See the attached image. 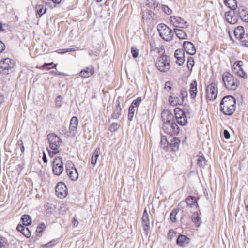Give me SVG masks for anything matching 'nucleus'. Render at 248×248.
Instances as JSON below:
<instances>
[{
	"instance_id": "1",
	"label": "nucleus",
	"mask_w": 248,
	"mask_h": 248,
	"mask_svg": "<svg viewBox=\"0 0 248 248\" xmlns=\"http://www.w3.org/2000/svg\"><path fill=\"white\" fill-rule=\"evenodd\" d=\"M235 98L232 95L224 96L220 103V109L225 115H232L236 110Z\"/></svg>"
},
{
	"instance_id": "2",
	"label": "nucleus",
	"mask_w": 248,
	"mask_h": 248,
	"mask_svg": "<svg viewBox=\"0 0 248 248\" xmlns=\"http://www.w3.org/2000/svg\"><path fill=\"white\" fill-rule=\"evenodd\" d=\"M222 81L224 86L229 90H235L240 84L238 79L228 72H225L222 75Z\"/></svg>"
},
{
	"instance_id": "3",
	"label": "nucleus",
	"mask_w": 248,
	"mask_h": 248,
	"mask_svg": "<svg viewBox=\"0 0 248 248\" xmlns=\"http://www.w3.org/2000/svg\"><path fill=\"white\" fill-rule=\"evenodd\" d=\"M160 36L166 41H170L174 35V31L163 23L159 24L157 26Z\"/></svg>"
},
{
	"instance_id": "4",
	"label": "nucleus",
	"mask_w": 248,
	"mask_h": 248,
	"mask_svg": "<svg viewBox=\"0 0 248 248\" xmlns=\"http://www.w3.org/2000/svg\"><path fill=\"white\" fill-rule=\"evenodd\" d=\"M188 95L187 90L186 88H182L180 91V95L178 96L174 93H171L169 97V101L170 105L176 106L183 103L184 99Z\"/></svg>"
},
{
	"instance_id": "5",
	"label": "nucleus",
	"mask_w": 248,
	"mask_h": 248,
	"mask_svg": "<svg viewBox=\"0 0 248 248\" xmlns=\"http://www.w3.org/2000/svg\"><path fill=\"white\" fill-rule=\"evenodd\" d=\"M170 59L167 55H162L158 57L155 62L157 69L161 72H166L170 69Z\"/></svg>"
},
{
	"instance_id": "6",
	"label": "nucleus",
	"mask_w": 248,
	"mask_h": 248,
	"mask_svg": "<svg viewBox=\"0 0 248 248\" xmlns=\"http://www.w3.org/2000/svg\"><path fill=\"white\" fill-rule=\"evenodd\" d=\"M66 172L72 181H76L79 177L77 169L71 161H67L65 164Z\"/></svg>"
},
{
	"instance_id": "7",
	"label": "nucleus",
	"mask_w": 248,
	"mask_h": 248,
	"mask_svg": "<svg viewBox=\"0 0 248 248\" xmlns=\"http://www.w3.org/2000/svg\"><path fill=\"white\" fill-rule=\"evenodd\" d=\"M47 139L50 149L59 150V147L62 143V139L54 133H50L47 135Z\"/></svg>"
},
{
	"instance_id": "8",
	"label": "nucleus",
	"mask_w": 248,
	"mask_h": 248,
	"mask_svg": "<svg viewBox=\"0 0 248 248\" xmlns=\"http://www.w3.org/2000/svg\"><path fill=\"white\" fill-rule=\"evenodd\" d=\"M64 170L63 163L61 157H55L52 162V171L54 175L60 176Z\"/></svg>"
},
{
	"instance_id": "9",
	"label": "nucleus",
	"mask_w": 248,
	"mask_h": 248,
	"mask_svg": "<svg viewBox=\"0 0 248 248\" xmlns=\"http://www.w3.org/2000/svg\"><path fill=\"white\" fill-rule=\"evenodd\" d=\"M206 99L207 100H214L217 98V87L215 83H211L208 85L205 90Z\"/></svg>"
},
{
	"instance_id": "10",
	"label": "nucleus",
	"mask_w": 248,
	"mask_h": 248,
	"mask_svg": "<svg viewBox=\"0 0 248 248\" xmlns=\"http://www.w3.org/2000/svg\"><path fill=\"white\" fill-rule=\"evenodd\" d=\"M162 129L166 134L170 135H177L180 132V128L175 122L168 124H163Z\"/></svg>"
},
{
	"instance_id": "11",
	"label": "nucleus",
	"mask_w": 248,
	"mask_h": 248,
	"mask_svg": "<svg viewBox=\"0 0 248 248\" xmlns=\"http://www.w3.org/2000/svg\"><path fill=\"white\" fill-rule=\"evenodd\" d=\"M174 112L178 124L181 126H185L187 123V119L184 110L177 107L174 109Z\"/></svg>"
},
{
	"instance_id": "12",
	"label": "nucleus",
	"mask_w": 248,
	"mask_h": 248,
	"mask_svg": "<svg viewBox=\"0 0 248 248\" xmlns=\"http://www.w3.org/2000/svg\"><path fill=\"white\" fill-rule=\"evenodd\" d=\"M55 190L57 196L60 198H63L66 197L68 194L67 186L62 182L57 183Z\"/></svg>"
},
{
	"instance_id": "13",
	"label": "nucleus",
	"mask_w": 248,
	"mask_h": 248,
	"mask_svg": "<svg viewBox=\"0 0 248 248\" xmlns=\"http://www.w3.org/2000/svg\"><path fill=\"white\" fill-rule=\"evenodd\" d=\"M78 120L76 116H73L71 118L70 122L69 128V133L70 136L75 137L77 133L78 126Z\"/></svg>"
},
{
	"instance_id": "14",
	"label": "nucleus",
	"mask_w": 248,
	"mask_h": 248,
	"mask_svg": "<svg viewBox=\"0 0 248 248\" xmlns=\"http://www.w3.org/2000/svg\"><path fill=\"white\" fill-rule=\"evenodd\" d=\"M163 124H170L175 122L173 114L168 110H164L161 113Z\"/></svg>"
},
{
	"instance_id": "15",
	"label": "nucleus",
	"mask_w": 248,
	"mask_h": 248,
	"mask_svg": "<svg viewBox=\"0 0 248 248\" xmlns=\"http://www.w3.org/2000/svg\"><path fill=\"white\" fill-rule=\"evenodd\" d=\"M15 62L13 60L6 58L1 60L0 67L3 70H9L14 67Z\"/></svg>"
},
{
	"instance_id": "16",
	"label": "nucleus",
	"mask_w": 248,
	"mask_h": 248,
	"mask_svg": "<svg viewBox=\"0 0 248 248\" xmlns=\"http://www.w3.org/2000/svg\"><path fill=\"white\" fill-rule=\"evenodd\" d=\"M142 225L143 226L144 231L148 233L150 230V221L149 215L147 213L146 208H145L143 213L142 217Z\"/></svg>"
},
{
	"instance_id": "17",
	"label": "nucleus",
	"mask_w": 248,
	"mask_h": 248,
	"mask_svg": "<svg viewBox=\"0 0 248 248\" xmlns=\"http://www.w3.org/2000/svg\"><path fill=\"white\" fill-rule=\"evenodd\" d=\"M190 242L189 238L182 234L178 235L176 241V244L181 247H186L189 244Z\"/></svg>"
},
{
	"instance_id": "18",
	"label": "nucleus",
	"mask_w": 248,
	"mask_h": 248,
	"mask_svg": "<svg viewBox=\"0 0 248 248\" xmlns=\"http://www.w3.org/2000/svg\"><path fill=\"white\" fill-rule=\"evenodd\" d=\"M184 51L188 55H193L196 53V49L193 43L190 41H184L183 44Z\"/></svg>"
},
{
	"instance_id": "19",
	"label": "nucleus",
	"mask_w": 248,
	"mask_h": 248,
	"mask_svg": "<svg viewBox=\"0 0 248 248\" xmlns=\"http://www.w3.org/2000/svg\"><path fill=\"white\" fill-rule=\"evenodd\" d=\"M174 56L176 58V63L179 66L182 65L185 61L184 51L183 49H177L174 53Z\"/></svg>"
},
{
	"instance_id": "20",
	"label": "nucleus",
	"mask_w": 248,
	"mask_h": 248,
	"mask_svg": "<svg viewBox=\"0 0 248 248\" xmlns=\"http://www.w3.org/2000/svg\"><path fill=\"white\" fill-rule=\"evenodd\" d=\"M235 12V11H230L225 13V16L228 23L232 24L237 23L238 16L234 15Z\"/></svg>"
},
{
	"instance_id": "21",
	"label": "nucleus",
	"mask_w": 248,
	"mask_h": 248,
	"mask_svg": "<svg viewBox=\"0 0 248 248\" xmlns=\"http://www.w3.org/2000/svg\"><path fill=\"white\" fill-rule=\"evenodd\" d=\"M94 73L93 66H89L83 69L79 72V75L83 78H88L93 75Z\"/></svg>"
},
{
	"instance_id": "22",
	"label": "nucleus",
	"mask_w": 248,
	"mask_h": 248,
	"mask_svg": "<svg viewBox=\"0 0 248 248\" xmlns=\"http://www.w3.org/2000/svg\"><path fill=\"white\" fill-rule=\"evenodd\" d=\"M180 143V140L179 138H171L169 143V146L172 151L175 152L178 150Z\"/></svg>"
},
{
	"instance_id": "23",
	"label": "nucleus",
	"mask_w": 248,
	"mask_h": 248,
	"mask_svg": "<svg viewBox=\"0 0 248 248\" xmlns=\"http://www.w3.org/2000/svg\"><path fill=\"white\" fill-rule=\"evenodd\" d=\"M170 21L172 22L174 26L184 28L187 26V22L185 21L183 18L178 16H171L170 17Z\"/></svg>"
},
{
	"instance_id": "24",
	"label": "nucleus",
	"mask_w": 248,
	"mask_h": 248,
	"mask_svg": "<svg viewBox=\"0 0 248 248\" xmlns=\"http://www.w3.org/2000/svg\"><path fill=\"white\" fill-rule=\"evenodd\" d=\"M145 4L149 8L155 11H159L161 8L160 3L155 0H146Z\"/></svg>"
},
{
	"instance_id": "25",
	"label": "nucleus",
	"mask_w": 248,
	"mask_h": 248,
	"mask_svg": "<svg viewBox=\"0 0 248 248\" xmlns=\"http://www.w3.org/2000/svg\"><path fill=\"white\" fill-rule=\"evenodd\" d=\"M16 229L27 238L31 236V232L28 227L19 224L17 226Z\"/></svg>"
},
{
	"instance_id": "26",
	"label": "nucleus",
	"mask_w": 248,
	"mask_h": 248,
	"mask_svg": "<svg viewBox=\"0 0 248 248\" xmlns=\"http://www.w3.org/2000/svg\"><path fill=\"white\" fill-rule=\"evenodd\" d=\"M122 108L120 103L118 100L116 101V107L113 113L111 115V118L113 119H118L121 115Z\"/></svg>"
},
{
	"instance_id": "27",
	"label": "nucleus",
	"mask_w": 248,
	"mask_h": 248,
	"mask_svg": "<svg viewBox=\"0 0 248 248\" xmlns=\"http://www.w3.org/2000/svg\"><path fill=\"white\" fill-rule=\"evenodd\" d=\"M197 83L196 80H194L190 84L189 93L192 98H194L197 95Z\"/></svg>"
},
{
	"instance_id": "28",
	"label": "nucleus",
	"mask_w": 248,
	"mask_h": 248,
	"mask_svg": "<svg viewBox=\"0 0 248 248\" xmlns=\"http://www.w3.org/2000/svg\"><path fill=\"white\" fill-rule=\"evenodd\" d=\"M238 15L240 18L243 21L248 22V11L244 8L238 9Z\"/></svg>"
},
{
	"instance_id": "29",
	"label": "nucleus",
	"mask_w": 248,
	"mask_h": 248,
	"mask_svg": "<svg viewBox=\"0 0 248 248\" xmlns=\"http://www.w3.org/2000/svg\"><path fill=\"white\" fill-rule=\"evenodd\" d=\"M47 11V9L44 7L43 4H37L35 7V12L39 18L41 17Z\"/></svg>"
},
{
	"instance_id": "30",
	"label": "nucleus",
	"mask_w": 248,
	"mask_h": 248,
	"mask_svg": "<svg viewBox=\"0 0 248 248\" xmlns=\"http://www.w3.org/2000/svg\"><path fill=\"white\" fill-rule=\"evenodd\" d=\"M224 3L232 11H234L237 7L236 0H224Z\"/></svg>"
},
{
	"instance_id": "31",
	"label": "nucleus",
	"mask_w": 248,
	"mask_h": 248,
	"mask_svg": "<svg viewBox=\"0 0 248 248\" xmlns=\"http://www.w3.org/2000/svg\"><path fill=\"white\" fill-rule=\"evenodd\" d=\"M174 33L176 34L177 37L180 40H184L186 39L187 38V35L186 33L182 29L175 28L174 29Z\"/></svg>"
},
{
	"instance_id": "32",
	"label": "nucleus",
	"mask_w": 248,
	"mask_h": 248,
	"mask_svg": "<svg viewBox=\"0 0 248 248\" xmlns=\"http://www.w3.org/2000/svg\"><path fill=\"white\" fill-rule=\"evenodd\" d=\"M21 221L23 223L22 225L26 227L30 225L32 223V219L28 214L23 215L21 217Z\"/></svg>"
},
{
	"instance_id": "33",
	"label": "nucleus",
	"mask_w": 248,
	"mask_h": 248,
	"mask_svg": "<svg viewBox=\"0 0 248 248\" xmlns=\"http://www.w3.org/2000/svg\"><path fill=\"white\" fill-rule=\"evenodd\" d=\"M186 202L188 206H198L197 201L195 197L189 196L186 200Z\"/></svg>"
},
{
	"instance_id": "34",
	"label": "nucleus",
	"mask_w": 248,
	"mask_h": 248,
	"mask_svg": "<svg viewBox=\"0 0 248 248\" xmlns=\"http://www.w3.org/2000/svg\"><path fill=\"white\" fill-rule=\"evenodd\" d=\"M100 153V148H97L95 150L93 154L91 159V163L93 165H95L97 161L98 160V158L99 157V155Z\"/></svg>"
},
{
	"instance_id": "35",
	"label": "nucleus",
	"mask_w": 248,
	"mask_h": 248,
	"mask_svg": "<svg viewBox=\"0 0 248 248\" xmlns=\"http://www.w3.org/2000/svg\"><path fill=\"white\" fill-rule=\"evenodd\" d=\"M234 34L236 38L238 39L240 37L245 35L244 28L242 26H238L234 31Z\"/></svg>"
},
{
	"instance_id": "36",
	"label": "nucleus",
	"mask_w": 248,
	"mask_h": 248,
	"mask_svg": "<svg viewBox=\"0 0 248 248\" xmlns=\"http://www.w3.org/2000/svg\"><path fill=\"white\" fill-rule=\"evenodd\" d=\"M46 228V226L44 222H41L37 227L36 230V233L37 237H40L42 235V233Z\"/></svg>"
},
{
	"instance_id": "37",
	"label": "nucleus",
	"mask_w": 248,
	"mask_h": 248,
	"mask_svg": "<svg viewBox=\"0 0 248 248\" xmlns=\"http://www.w3.org/2000/svg\"><path fill=\"white\" fill-rule=\"evenodd\" d=\"M191 219L197 227H200L201 224V218L198 212H195L193 213L191 216Z\"/></svg>"
},
{
	"instance_id": "38",
	"label": "nucleus",
	"mask_w": 248,
	"mask_h": 248,
	"mask_svg": "<svg viewBox=\"0 0 248 248\" xmlns=\"http://www.w3.org/2000/svg\"><path fill=\"white\" fill-rule=\"evenodd\" d=\"M9 243L8 239L2 236H0V248H8Z\"/></svg>"
},
{
	"instance_id": "39",
	"label": "nucleus",
	"mask_w": 248,
	"mask_h": 248,
	"mask_svg": "<svg viewBox=\"0 0 248 248\" xmlns=\"http://www.w3.org/2000/svg\"><path fill=\"white\" fill-rule=\"evenodd\" d=\"M243 65V62L242 61H237L233 65L232 71L236 75L239 71V69L241 68V66Z\"/></svg>"
},
{
	"instance_id": "40",
	"label": "nucleus",
	"mask_w": 248,
	"mask_h": 248,
	"mask_svg": "<svg viewBox=\"0 0 248 248\" xmlns=\"http://www.w3.org/2000/svg\"><path fill=\"white\" fill-rule=\"evenodd\" d=\"M179 211L180 209L175 208L170 213V217L172 222L175 223L177 221L176 216Z\"/></svg>"
},
{
	"instance_id": "41",
	"label": "nucleus",
	"mask_w": 248,
	"mask_h": 248,
	"mask_svg": "<svg viewBox=\"0 0 248 248\" xmlns=\"http://www.w3.org/2000/svg\"><path fill=\"white\" fill-rule=\"evenodd\" d=\"M241 45L248 47V34H246L238 39Z\"/></svg>"
},
{
	"instance_id": "42",
	"label": "nucleus",
	"mask_w": 248,
	"mask_h": 248,
	"mask_svg": "<svg viewBox=\"0 0 248 248\" xmlns=\"http://www.w3.org/2000/svg\"><path fill=\"white\" fill-rule=\"evenodd\" d=\"M59 242L58 239H53L47 243L42 245L41 246L42 248H52Z\"/></svg>"
},
{
	"instance_id": "43",
	"label": "nucleus",
	"mask_w": 248,
	"mask_h": 248,
	"mask_svg": "<svg viewBox=\"0 0 248 248\" xmlns=\"http://www.w3.org/2000/svg\"><path fill=\"white\" fill-rule=\"evenodd\" d=\"M161 145L164 149H166L169 146V142L165 136H162L161 138Z\"/></svg>"
},
{
	"instance_id": "44",
	"label": "nucleus",
	"mask_w": 248,
	"mask_h": 248,
	"mask_svg": "<svg viewBox=\"0 0 248 248\" xmlns=\"http://www.w3.org/2000/svg\"><path fill=\"white\" fill-rule=\"evenodd\" d=\"M176 236V232L173 229H170L169 230L167 233V239L170 241L171 242L173 240V238Z\"/></svg>"
},
{
	"instance_id": "45",
	"label": "nucleus",
	"mask_w": 248,
	"mask_h": 248,
	"mask_svg": "<svg viewBox=\"0 0 248 248\" xmlns=\"http://www.w3.org/2000/svg\"><path fill=\"white\" fill-rule=\"evenodd\" d=\"M141 98L140 97H139L136 99H135L133 101L129 107L135 108L138 107L140 105L141 102Z\"/></svg>"
},
{
	"instance_id": "46",
	"label": "nucleus",
	"mask_w": 248,
	"mask_h": 248,
	"mask_svg": "<svg viewBox=\"0 0 248 248\" xmlns=\"http://www.w3.org/2000/svg\"><path fill=\"white\" fill-rule=\"evenodd\" d=\"M120 125L117 123H112L110 125L109 130L111 132H115L119 128Z\"/></svg>"
},
{
	"instance_id": "47",
	"label": "nucleus",
	"mask_w": 248,
	"mask_h": 248,
	"mask_svg": "<svg viewBox=\"0 0 248 248\" xmlns=\"http://www.w3.org/2000/svg\"><path fill=\"white\" fill-rule=\"evenodd\" d=\"M135 111V108H133L132 107H129L128 120L129 121H131L133 120Z\"/></svg>"
},
{
	"instance_id": "48",
	"label": "nucleus",
	"mask_w": 248,
	"mask_h": 248,
	"mask_svg": "<svg viewBox=\"0 0 248 248\" xmlns=\"http://www.w3.org/2000/svg\"><path fill=\"white\" fill-rule=\"evenodd\" d=\"M76 49L74 48H64V49H59L56 51V52L59 54H64L67 52L75 51Z\"/></svg>"
},
{
	"instance_id": "49",
	"label": "nucleus",
	"mask_w": 248,
	"mask_h": 248,
	"mask_svg": "<svg viewBox=\"0 0 248 248\" xmlns=\"http://www.w3.org/2000/svg\"><path fill=\"white\" fill-rule=\"evenodd\" d=\"M161 7H162V10L166 14L170 15L172 14V11L168 7V6L162 5H161Z\"/></svg>"
},
{
	"instance_id": "50",
	"label": "nucleus",
	"mask_w": 248,
	"mask_h": 248,
	"mask_svg": "<svg viewBox=\"0 0 248 248\" xmlns=\"http://www.w3.org/2000/svg\"><path fill=\"white\" fill-rule=\"evenodd\" d=\"M131 52L132 57L135 59L138 57L139 55V50L136 47L132 46L131 48Z\"/></svg>"
},
{
	"instance_id": "51",
	"label": "nucleus",
	"mask_w": 248,
	"mask_h": 248,
	"mask_svg": "<svg viewBox=\"0 0 248 248\" xmlns=\"http://www.w3.org/2000/svg\"><path fill=\"white\" fill-rule=\"evenodd\" d=\"M236 75L244 79L247 78V75L242 69V66H241V68L239 69V71H238Z\"/></svg>"
},
{
	"instance_id": "52",
	"label": "nucleus",
	"mask_w": 248,
	"mask_h": 248,
	"mask_svg": "<svg viewBox=\"0 0 248 248\" xmlns=\"http://www.w3.org/2000/svg\"><path fill=\"white\" fill-rule=\"evenodd\" d=\"M62 98L60 95H58L56 97L55 100V104L57 107L60 108L62 106Z\"/></svg>"
},
{
	"instance_id": "53",
	"label": "nucleus",
	"mask_w": 248,
	"mask_h": 248,
	"mask_svg": "<svg viewBox=\"0 0 248 248\" xmlns=\"http://www.w3.org/2000/svg\"><path fill=\"white\" fill-rule=\"evenodd\" d=\"M47 151L48 152V155L50 157H53L55 155L59 153L60 152L59 150H55V149H50L49 150L47 148Z\"/></svg>"
},
{
	"instance_id": "54",
	"label": "nucleus",
	"mask_w": 248,
	"mask_h": 248,
	"mask_svg": "<svg viewBox=\"0 0 248 248\" xmlns=\"http://www.w3.org/2000/svg\"><path fill=\"white\" fill-rule=\"evenodd\" d=\"M194 64V59L191 57H188L187 59V67L189 69H190V67H191V69L192 68L193 65Z\"/></svg>"
},
{
	"instance_id": "55",
	"label": "nucleus",
	"mask_w": 248,
	"mask_h": 248,
	"mask_svg": "<svg viewBox=\"0 0 248 248\" xmlns=\"http://www.w3.org/2000/svg\"><path fill=\"white\" fill-rule=\"evenodd\" d=\"M46 212L47 214H52L54 213V209L47 204L45 206Z\"/></svg>"
},
{
	"instance_id": "56",
	"label": "nucleus",
	"mask_w": 248,
	"mask_h": 248,
	"mask_svg": "<svg viewBox=\"0 0 248 248\" xmlns=\"http://www.w3.org/2000/svg\"><path fill=\"white\" fill-rule=\"evenodd\" d=\"M172 84L170 81H167L165 83L164 89L169 91L172 89Z\"/></svg>"
},
{
	"instance_id": "57",
	"label": "nucleus",
	"mask_w": 248,
	"mask_h": 248,
	"mask_svg": "<svg viewBox=\"0 0 248 248\" xmlns=\"http://www.w3.org/2000/svg\"><path fill=\"white\" fill-rule=\"evenodd\" d=\"M17 145L18 146L21 150L22 153H24L25 151V148L23 144V142L22 140H19L17 143Z\"/></svg>"
},
{
	"instance_id": "58",
	"label": "nucleus",
	"mask_w": 248,
	"mask_h": 248,
	"mask_svg": "<svg viewBox=\"0 0 248 248\" xmlns=\"http://www.w3.org/2000/svg\"><path fill=\"white\" fill-rule=\"evenodd\" d=\"M55 70H53L51 72V73L55 74L56 75H60V76H66V74L64 73L63 72H57V70L56 69V67L54 68Z\"/></svg>"
},
{
	"instance_id": "59",
	"label": "nucleus",
	"mask_w": 248,
	"mask_h": 248,
	"mask_svg": "<svg viewBox=\"0 0 248 248\" xmlns=\"http://www.w3.org/2000/svg\"><path fill=\"white\" fill-rule=\"evenodd\" d=\"M49 65H53L52 68H55L57 66V64H55L54 63H53V62H51V63H45L43 66L44 68H46V67H47L48 66H49Z\"/></svg>"
},
{
	"instance_id": "60",
	"label": "nucleus",
	"mask_w": 248,
	"mask_h": 248,
	"mask_svg": "<svg viewBox=\"0 0 248 248\" xmlns=\"http://www.w3.org/2000/svg\"><path fill=\"white\" fill-rule=\"evenodd\" d=\"M5 47L4 44L0 40V53H2L5 49Z\"/></svg>"
},
{
	"instance_id": "61",
	"label": "nucleus",
	"mask_w": 248,
	"mask_h": 248,
	"mask_svg": "<svg viewBox=\"0 0 248 248\" xmlns=\"http://www.w3.org/2000/svg\"><path fill=\"white\" fill-rule=\"evenodd\" d=\"M223 135H224V137L226 139H228L230 138V133L229 132V131L227 130H224L223 131Z\"/></svg>"
},
{
	"instance_id": "62",
	"label": "nucleus",
	"mask_w": 248,
	"mask_h": 248,
	"mask_svg": "<svg viewBox=\"0 0 248 248\" xmlns=\"http://www.w3.org/2000/svg\"><path fill=\"white\" fill-rule=\"evenodd\" d=\"M99 53H100V52L98 50H95V51L91 50L89 52V54L90 55H95L96 56H98L99 55Z\"/></svg>"
},
{
	"instance_id": "63",
	"label": "nucleus",
	"mask_w": 248,
	"mask_h": 248,
	"mask_svg": "<svg viewBox=\"0 0 248 248\" xmlns=\"http://www.w3.org/2000/svg\"><path fill=\"white\" fill-rule=\"evenodd\" d=\"M72 224L73 226L75 227H77L78 225V221L75 217H74L72 219Z\"/></svg>"
},
{
	"instance_id": "64",
	"label": "nucleus",
	"mask_w": 248,
	"mask_h": 248,
	"mask_svg": "<svg viewBox=\"0 0 248 248\" xmlns=\"http://www.w3.org/2000/svg\"><path fill=\"white\" fill-rule=\"evenodd\" d=\"M45 4H46V5L49 6L51 8H53L56 7L55 4H54V3H53L52 1V2H50V1L46 2Z\"/></svg>"
}]
</instances>
